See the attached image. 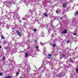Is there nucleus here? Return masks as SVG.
Instances as JSON below:
<instances>
[{"label": "nucleus", "mask_w": 78, "mask_h": 78, "mask_svg": "<svg viewBox=\"0 0 78 78\" xmlns=\"http://www.w3.org/2000/svg\"><path fill=\"white\" fill-rule=\"evenodd\" d=\"M18 17H19V14H18V13L15 14L14 16H13V18H14L15 20H16V19H17V18H18Z\"/></svg>", "instance_id": "nucleus-1"}, {"label": "nucleus", "mask_w": 78, "mask_h": 78, "mask_svg": "<svg viewBox=\"0 0 78 78\" xmlns=\"http://www.w3.org/2000/svg\"><path fill=\"white\" fill-rule=\"evenodd\" d=\"M32 12H30L29 13V14H27L26 16H24V18H26V17H27V18H28V17H29V16H31V15H32Z\"/></svg>", "instance_id": "nucleus-2"}, {"label": "nucleus", "mask_w": 78, "mask_h": 78, "mask_svg": "<svg viewBox=\"0 0 78 78\" xmlns=\"http://www.w3.org/2000/svg\"><path fill=\"white\" fill-rule=\"evenodd\" d=\"M41 27H44L45 28H46L48 30H49V29L48 28V25H41Z\"/></svg>", "instance_id": "nucleus-3"}, {"label": "nucleus", "mask_w": 78, "mask_h": 78, "mask_svg": "<svg viewBox=\"0 0 78 78\" xmlns=\"http://www.w3.org/2000/svg\"><path fill=\"white\" fill-rule=\"evenodd\" d=\"M16 32L18 35H19V36H22V34H21V33L20 32H19V31L17 30Z\"/></svg>", "instance_id": "nucleus-4"}, {"label": "nucleus", "mask_w": 78, "mask_h": 78, "mask_svg": "<svg viewBox=\"0 0 78 78\" xmlns=\"http://www.w3.org/2000/svg\"><path fill=\"white\" fill-rule=\"evenodd\" d=\"M67 33V30H65L63 31L62 33V34H66Z\"/></svg>", "instance_id": "nucleus-5"}, {"label": "nucleus", "mask_w": 78, "mask_h": 78, "mask_svg": "<svg viewBox=\"0 0 78 78\" xmlns=\"http://www.w3.org/2000/svg\"><path fill=\"white\" fill-rule=\"evenodd\" d=\"M7 17H8V16H7V15H5V16L2 18L3 19H6L7 18Z\"/></svg>", "instance_id": "nucleus-6"}, {"label": "nucleus", "mask_w": 78, "mask_h": 78, "mask_svg": "<svg viewBox=\"0 0 78 78\" xmlns=\"http://www.w3.org/2000/svg\"><path fill=\"white\" fill-rule=\"evenodd\" d=\"M48 58H51V54H48Z\"/></svg>", "instance_id": "nucleus-7"}, {"label": "nucleus", "mask_w": 78, "mask_h": 78, "mask_svg": "<svg viewBox=\"0 0 78 78\" xmlns=\"http://www.w3.org/2000/svg\"><path fill=\"white\" fill-rule=\"evenodd\" d=\"M43 69H44V70L45 72H47V71L48 70V69H46V67H44L43 68Z\"/></svg>", "instance_id": "nucleus-8"}, {"label": "nucleus", "mask_w": 78, "mask_h": 78, "mask_svg": "<svg viewBox=\"0 0 78 78\" xmlns=\"http://www.w3.org/2000/svg\"><path fill=\"white\" fill-rule=\"evenodd\" d=\"M43 15L44 16H46V17H48V15H47V14H46L45 13H43Z\"/></svg>", "instance_id": "nucleus-9"}, {"label": "nucleus", "mask_w": 78, "mask_h": 78, "mask_svg": "<svg viewBox=\"0 0 78 78\" xmlns=\"http://www.w3.org/2000/svg\"><path fill=\"white\" fill-rule=\"evenodd\" d=\"M11 78V76H5V78Z\"/></svg>", "instance_id": "nucleus-10"}, {"label": "nucleus", "mask_w": 78, "mask_h": 78, "mask_svg": "<svg viewBox=\"0 0 78 78\" xmlns=\"http://www.w3.org/2000/svg\"><path fill=\"white\" fill-rule=\"evenodd\" d=\"M10 5H11V4H9V3L6 4V6H10Z\"/></svg>", "instance_id": "nucleus-11"}, {"label": "nucleus", "mask_w": 78, "mask_h": 78, "mask_svg": "<svg viewBox=\"0 0 78 78\" xmlns=\"http://www.w3.org/2000/svg\"><path fill=\"white\" fill-rule=\"evenodd\" d=\"M66 4H63V8H65V7H66Z\"/></svg>", "instance_id": "nucleus-12"}, {"label": "nucleus", "mask_w": 78, "mask_h": 78, "mask_svg": "<svg viewBox=\"0 0 78 78\" xmlns=\"http://www.w3.org/2000/svg\"><path fill=\"white\" fill-rule=\"evenodd\" d=\"M52 19H53V20H55V19H56V17H53L52 18Z\"/></svg>", "instance_id": "nucleus-13"}, {"label": "nucleus", "mask_w": 78, "mask_h": 78, "mask_svg": "<svg viewBox=\"0 0 78 78\" xmlns=\"http://www.w3.org/2000/svg\"><path fill=\"white\" fill-rule=\"evenodd\" d=\"M28 55V53H26L25 54V57H26V58H27Z\"/></svg>", "instance_id": "nucleus-14"}, {"label": "nucleus", "mask_w": 78, "mask_h": 78, "mask_svg": "<svg viewBox=\"0 0 78 78\" xmlns=\"http://www.w3.org/2000/svg\"><path fill=\"white\" fill-rule=\"evenodd\" d=\"M58 77H59V78H61L62 76V75L61 74H59L58 75Z\"/></svg>", "instance_id": "nucleus-15"}, {"label": "nucleus", "mask_w": 78, "mask_h": 78, "mask_svg": "<svg viewBox=\"0 0 78 78\" xmlns=\"http://www.w3.org/2000/svg\"><path fill=\"white\" fill-rule=\"evenodd\" d=\"M54 22V20H53V19H52L51 21V23H53Z\"/></svg>", "instance_id": "nucleus-16"}, {"label": "nucleus", "mask_w": 78, "mask_h": 78, "mask_svg": "<svg viewBox=\"0 0 78 78\" xmlns=\"http://www.w3.org/2000/svg\"><path fill=\"white\" fill-rule=\"evenodd\" d=\"M1 37L2 39H5V37L3 36V35H1Z\"/></svg>", "instance_id": "nucleus-17"}, {"label": "nucleus", "mask_w": 78, "mask_h": 78, "mask_svg": "<svg viewBox=\"0 0 78 78\" xmlns=\"http://www.w3.org/2000/svg\"><path fill=\"white\" fill-rule=\"evenodd\" d=\"M76 73H78V68H76Z\"/></svg>", "instance_id": "nucleus-18"}, {"label": "nucleus", "mask_w": 78, "mask_h": 78, "mask_svg": "<svg viewBox=\"0 0 78 78\" xmlns=\"http://www.w3.org/2000/svg\"><path fill=\"white\" fill-rule=\"evenodd\" d=\"M70 60L71 62H73V60H72V59L70 58Z\"/></svg>", "instance_id": "nucleus-19"}, {"label": "nucleus", "mask_w": 78, "mask_h": 78, "mask_svg": "<svg viewBox=\"0 0 78 78\" xmlns=\"http://www.w3.org/2000/svg\"><path fill=\"white\" fill-rule=\"evenodd\" d=\"M6 28L7 29H9V26H7Z\"/></svg>", "instance_id": "nucleus-20"}, {"label": "nucleus", "mask_w": 78, "mask_h": 78, "mask_svg": "<svg viewBox=\"0 0 78 78\" xmlns=\"http://www.w3.org/2000/svg\"><path fill=\"white\" fill-rule=\"evenodd\" d=\"M52 46H53V47H56V45L55 44H53L52 45Z\"/></svg>", "instance_id": "nucleus-21"}, {"label": "nucleus", "mask_w": 78, "mask_h": 78, "mask_svg": "<svg viewBox=\"0 0 78 78\" xmlns=\"http://www.w3.org/2000/svg\"><path fill=\"white\" fill-rule=\"evenodd\" d=\"M36 48V49H37V50H38V46H36L35 47Z\"/></svg>", "instance_id": "nucleus-22"}, {"label": "nucleus", "mask_w": 78, "mask_h": 78, "mask_svg": "<svg viewBox=\"0 0 78 78\" xmlns=\"http://www.w3.org/2000/svg\"><path fill=\"white\" fill-rule=\"evenodd\" d=\"M67 43H70V41L69 40H68L67 41Z\"/></svg>", "instance_id": "nucleus-23"}, {"label": "nucleus", "mask_w": 78, "mask_h": 78, "mask_svg": "<svg viewBox=\"0 0 78 78\" xmlns=\"http://www.w3.org/2000/svg\"><path fill=\"white\" fill-rule=\"evenodd\" d=\"M76 14H78V11H76Z\"/></svg>", "instance_id": "nucleus-24"}, {"label": "nucleus", "mask_w": 78, "mask_h": 78, "mask_svg": "<svg viewBox=\"0 0 78 78\" xmlns=\"http://www.w3.org/2000/svg\"><path fill=\"white\" fill-rule=\"evenodd\" d=\"M62 55L63 56L62 57H65V55H64V54H62Z\"/></svg>", "instance_id": "nucleus-25"}, {"label": "nucleus", "mask_w": 78, "mask_h": 78, "mask_svg": "<svg viewBox=\"0 0 78 78\" xmlns=\"http://www.w3.org/2000/svg\"><path fill=\"white\" fill-rule=\"evenodd\" d=\"M3 75V73H0V76H2Z\"/></svg>", "instance_id": "nucleus-26"}, {"label": "nucleus", "mask_w": 78, "mask_h": 78, "mask_svg": "<svg viewBox=\"0 0 78 78\" xmlns=\"http://www.w3.org/2000/svg\"><path fill=\"white\" fill-rule=\"evenodd\" d=\"M29 12H31V10L30 9V10H29Z\"/></svg>", "instance_id": "nucleus-27"}, {"label": "nucleus", "mask_w": 78, "mask_h": 78, "mask_svg": "<svg viewBox=\"0 0 78 78\" xmlns=\"http://www.w3.org/2000/svg\"><path fill=\"white\" fill-rule=\"evenodd\" d=\"M34 31H36V29H34Z\"/></svg>", "instance_id": "nucleus-28"}, {"label": "nucleus", "mask_w": 78, "mask_h": 78, "mask_svg": "<svg viewBox=\"0 0 78 78\" xmlns=\"http://www.w3.org/2000/svg\"><path fill=\"white\" fill-rule=\"evenodd\" d=\"M34 42H36V43L37 44V40H35V41H34Z\"/></svg>", "instance_id": "nucleus-29"}, {"label": "nucleus", "mask_w": 78, "mask_h": 78, "mask_svg": "<svg viewBox=\"0 0 78 78\" xmlns=\"http://www.w3.org/2000/svg\"><path fill=\"white\" fill-rule=\"evenodd\" d=\"M3 44H6V41H4L3 42Z\"/></svg>", "instance_id": "nucleus-30"}, {"label": "nucleus", "mask_w": 78, "mask_h": 78, "mask_svg": "<svg viewBox=\"0 0 78 78\" xmlns=\"http://www.w3.org/2000/svg\"><path fill=\"white\" fill-rule=\"evenodd\" d=\"M44 44H44V43H41V45H44Z\"/></svg>", "instance_id": "nucleus-31"}, {"label": "nucleus", "mask_w": 78, "mask_h": 78, "mask_svg": "<svg viewBox=\"0 0 78 78\" xmlns=\"http://www.w3.org/2000/svg\"><path fill=\"white\" fill-rule=\"evenodd\" d=\"M5 58L4 57H3V59H2V60H5Z\"/></svg>", "instance_id": "nucleus-32"}, {"label": "nucleus", "mask_w": 78, "mask_h": 78, "mask_svg": "<svg viewBox=\"0 0 78 78\" xmlns=\"http://www.w3.org/2000/svg\"><path fill=\"white\" fill-rule=\"evenodd\" d=\"M16 75H19V72H18L16 73Z\"/></svg>", "instance_id": "nucleus-33"}, {"label": "nucleus", "mask_w": 78, "mask_h": 78, "mask_svg": "<svg viewBox=\"0 0 78 78\" xmlns=\"http://www.w3.org/2000/svg\"><path fill=\"white\" fill-rule=\"evenodd\" d=\"M73 35H74V36H76V34H73Z\"/></svg>", "instance_id": "nucleus-34"}, {"label": "nucleus", "mask_w": 78, "mask_h": 78, "mask_svg": "<svg viewBox=\"0 0 78 78\" xmlns=\"http://www.w3.org/2000/svg\"><path fill=\"white\" fill-rule=\"evenodd\" d=\"M10 19H11V18H9L8 19V20H10Z\"/></svg>", "instance_id": "nucleus-35"}, {"label": "nucleus", "mask_w": 78, "mask_h": 78, "mask_svg": "<svg viewBox=\"0 0 78 78\" xmlns=\"http://www.w3.org/2000/svg\"><path fill=\"white\" fill-rule=\"evenodd\" d=\"M41 34H42L43 36H44V34H43V32H42V33H41Z\"/></svg>", "instance_id": "nucleus-36"}, {"label": "nucleus", "mask_w": 78, "mask_h": 78, "mask_svg": "<svg viewBox=\"0 0 78 78\" xmlns=\"http://www.w3.org/2000/svg\"><path fill=\"white\" fill-rule=\"evenodd\" d=\"M58 11H56V13H58Z\"/></svg>", "instance_id": "nucleus-37"}, {"label": "nucleus", "mask_w": 78, "mask_h": 78, "mask_svg": "<svg viewBox=\"0 0 78 78\" xmlns=\"http://www.w3.org/2000/svg\"><path fill=\"white\" fill-rule=\"evenodd\" d=\"M60 19L61 20H62V18H61V17H60Z\"/></svg>", "instance_id": "nucleus-38"}, {"label": "nucleus", "mask_w": 78, "mask_h": 78, "mask_svg": "<svg viewBox=\"0 0 78 78\" xmlns=\"http://www.w3.org/2000/svg\"><path fill=\"white\" fill-rule=\"evenodd\" d=\"M15 12H12V13H13V14H14V13H15Z\"/></svg>", "instance_id": "nucleus-39"}, {"label": "nucleus", "mask_w": 78, "mask_h": 78, "mask_svg": "<svg viewBox=\"0 0 78 78\" xmlns=\"http://www.w3.org/2000/svg\"><path fill=\"white\" fill-rule=\"evenodd\" d=\"M2 48V47L1 46H0V48Z\"/></svg>", "instance_id": "nucleus-40"}, {"label": "nucleus", "mask_w": 78, "mask_h": 78, "mask_svg": "<svg viewBox=\"0 0 78 78\" xmlns=\"http://www.w3.org/2000/svg\"><path fill=\"white\" fill-rule=\"evenodd\" d=\"M48 29H49V30H50V28L49 29V28H48Z\"/></svg>", "instance_id": "nucleus-41"}, {"label": "nucleus", "mask_w": 78, "mask_h": 78, "mask_svg": "<svg viewBox=\"0 0 78 78\" xmlns=\"http://www.w3.org/2000/svg\"><path fill=\"white\" fill-rule=\"evenodd\" d=\"M15 50H16V49H15Z\"/></svg>", "instance_id": "nucleus-42"}, {"label": "nucleus", "mask_w": 78, "mask_h": 78, "mask_svg": "<svg viewBox=\"0 0 78 78\" xmlns=\"http://www.w3.org/2000/svg\"><path fill=\"white\" fill-rule=\"evenodd\" d=\"M51 36L52 37V35H51Z\"/></svg>", "instance_id": "nucleus-43"}, {"label": "nucleus", "mask_w": 78, "mask_h": 78, "mask_svg": "<svg viewBox=\"0 0 78 78\" xmlns=\"http://www.w3.org/2000/svg\"><path fill=\"white\" fill-rule=\"evenodd\" d=\"M24 19L23 18V19Z\"/></svg>", "instance_id": "nucleus-44"}, {"label": "nucleus", "mask_w": 78, "mask_h": 78, "mask_svg": "<svg viewBox=\"0 0 78 78\" xmlns=\"http://www.w3.org/2000/svg\"><path fill=\"white\" fill-rule=\"evenodd\" d=\"M0 1H1V0H0Z\"/></svg>", "instance_id": "nucleus-45"}, {"label": "nucleus", "mask_w": 78, "mask_h": 78, "mask_svg": "<svg viewBox=\"0 0 78 78\" xmlns=\"http://www.w3.org/2000/svg\"><path fill=\"white\" fill-rule=\"evenodd\" d=\"M12 1V2H13V1Z\"/></svg>", "instance_id": "nucleus-46"}]
</instances>
